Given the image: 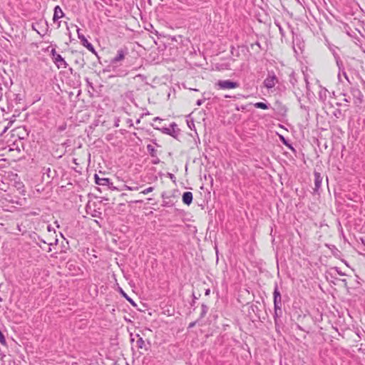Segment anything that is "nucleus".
Masks as SVG:
<instances>
[{
  "instance_id": "f257e3e1",
  "label": "nucleus",
  "mask_w": 365,
  "mask_h": 365,
  "mask_svg": "<svg viewBox=\"0 0 365 365\" xmlns=\"http://www.w3.org/2000/svg\"><path fill=\"white\" fill-rule=\"evenodd\" d=\"M215 86L222 90L233 89L239 87L237 82L232 81L230 80H219Z\"/></svg>"
},
{
  "instance_id": "f03ea898",
  "label": "nucleus",
  "mask_w": 365,
  "mask_h": 365,
  "mask_svg": "<svg viewBox=\"0 0 365 365\" xmlns=\"http://www.w3.org/2000/svg\"><path fill=\"white\" fill-rule=\"evenodd\" d=\"M350 93L353 96L354 103L356 106H359L363 102L364 98V95L360 89L357 87H351L350 89Z\"/></svg>"
},
{
  "instance_id": "7ed1b4c3",
  "label": "nucleus",
  "mask_w": 365,
  "mask_h": 365,
  "mask_svg": "<svg viewBox=\"0 0 365 365\" xmlns=\"http://www.w3.org/2000/svg\"><path fill=\"white\" fill-rule=\"evenodd\" d=\"M278 80L274 72H269L267 77L264 81V85L267 88H272L275 86Z\"/></svg>"
},
{
  "instance_id": "20e7f679",
  "label": "nucleus",
  "mask_w": 365,
  "mask_h": 365,
  "mask_svg": "<svg viewBox=\"0 0 365 365\" xmlns=\"http://www.w3.org/2000/svg\"><path fill=\"white\" fill-rule=\"evenodd\" d=\"M130 341L131 343L138 349H146L145 341L142 337L140 336L139 334H135L133 336L132 334H130Z\"/></svg>"
},
{
  "instance_id": "39448f33",
  "label": "nucleus",
  "mask_w": 365,
  "mask_h": 365,
  "mask_svg": "<svg viewBox=\"0 0 365 365\" xmlns=\"http://www.w3.org/2000/svg\"><path fill=\"white\" fill-rule=\"evenodd\" d=\"M51 54L53 56V60L56 64L58 68H66L67 63L61 56L57 53L54 48L51 50Z\"/></svg>"
},
{
  "instance_id": "423d86ee",
  "label": "nucleus",
  "mask_w": 365,
  "mask_h": 365,
  "mask_svg": "<svg viewBox=\"0 0 365 365\" xmlns=\"http://www.w3.org/2000/svg\"><path fill=\"white\" fill-rule=\"evenodd\" d=\"M192 193L191 192H185L182 195V200L183 203L190 205L192 202Z\"/></svg>"
},
{
  "instance_id": "0eeeda50",
  "label": "nucleus",
  "mask_w": 365,
  "mask_h": 365,
  "mask_svg": "<svg viewBox=\"0 0 365 365\" xmlns=\"http://www.w3.org/2000/svg\"><path fill=\"white\" fill-rule=\"evenodd\" d=\"M333 55H334V58H335V60H336V65H337V66H338V68H339V72H340L341 71H342V72H343V74H344V77L348 80V77H347V76H346V72L344 71V68H343V63H342V61L340 60L339 56H338V55H337L334 51H333Z\"/></svg>"
},
{
  "instance_id": "6e6552de",
  "label": "nucleus",
  "mask_w": 365,
  "mask_h": 365,
  "mask_svg": "<svg viewBox=\"0 0 365 365\" xmlns=\"http://www.w3.org/2000/svg\"><path fill=\"white\" fill-rule=\"evenodd\" d=\"M322 177L321 176L320 173L315 172L314 173V185H315L314 190H317L320 188V187L322 185Z\"/></svg>"
},
{
  "instance_id": "1a4fd4ad",
  "label": "nucleus",
  "mask_w": 365,
  "mask_h": 365,
  "mask_svg": "<svg viewBox=\"0 0 365 365\" xmlns=\"http://www.w3.org/2000/svg\"><path fill=\"white\" fill-rule=\"evenodd\" d=\"M63 16V11L61 10V9L59 6H56L54 8V14H53V20L55 21L62 18Z\"/></svg>"
},
{
  "instance_id": "9d476101",
  "label": "nucleus",
  "mask_w": 365,
  "mask_h": 365,
  "mask_svg": "<svg viewBox=\"0 0 365 365\" xmlns=\"http://www.w3.org/2000/svg\"><path fill=\"white\" fill-rule=\"evenodd\" d=\"M96 183L99 185H107L109 183V180L108 178H101L98 176V175H95Z\"/></svg>"
},
{
  "instance_id": "9b49d317",
  "label": "nucleus",
  "mask_w": 365,
  "mask_h": 365,
  "mask_svg": "<svg viewBox=\"0 0 365 365\" xmlns=\"http://www.w3.org/2000/svg\"><path fill=\"white\" fill-rule=\"evenodd\" d=\"M274 307L275 315H277V310H281V297L278 298V297H274Z\"/></svg>"
},
{
  "instance_id": "f8f14e48",
  "label": "nucleus",
  "mask_w": 365,
  "mask_h": 365,
  "mask_svg": "<svg viewBox=\"0 0 365 365\" xmlns=\"http://www.w3.org/2000/svg\"><path fill=\"white\" fill-rule=\"evenodd\" d=\"M124 58V52L123 50L118 51L116 56L112 59V63H117Z\"/></svg>"
},
{
  "instance_id": "ddd939ff",
  "label": "nucleus",
  "mask_w": 365,
  "mask_h": 365,
  "mask_svg": "<svg viewBox=\"0 0 365 365\" xmlns=\"http://www.w3.org/2000/svg\"><path fill=\"white\" fill-rule=\"evenodd\" d=\"M254 106L257 108H260V109H263V110L268 108L267 104H266L263 102H257L254 104Z\"/></svg>"
},
{
  "instance_id": "4468645a",
  "label": "nucleus",
  "mask_w": 365,
  "mask_h": 365,
  "mask_svg": "<svg viewBox=\"0 0 365 365\" xmlns=\"http://www.w3.org/2000/svg\"><path fill=\"white\" fill-rule=\"evenodd\" d=\"M208 311V307L205 304L201 306L200 318H203Z\"/></svg>"
},
{
  "instance_id": "2eb2a0df",
  "label": "nucleus",
  "mask_w": 365,
  "mask_h": 365,
  "mask_svg": "<svg viewBox=\"0 0 365 365\" xmlns=\"http://www.w3.org/2000/svg\"><path fill=\"white\" fill-rule=\"evenodd\" d=\"M147 149L150 152V155L152 156H154V153L155 152V150L154 147L153 145H148Z\"/></svg>"
},
{
  "instance_id": "dca6fc26",
  "label": "nucleus",
  "mask_w": 365,
  "mask_h": 365,
  "mask_svg": "<svg viewBox=\"0 0 365 365\" xmlns=\"http://www.w3.org/2000/svg\"><path fill=\"white\" fill-rule=\"evenodd\" d=\"M273 294H274V297H276L278 298L281 297V294L278 289L277 285L275 286Z\"/></svg>"
},
{
  "instance_id": "f3484780",
  "label": "nucleus",
  "mask_w": 365,
  "mask_h": 365,
  "mask_svg": "<svg viewBox=\"0 0 365 365\" xmlns=\"http://www.w3.org/2000/svg\"><path fill=\"white\" fill-rule=\"evenodd\" d=\"M153 189H154V188H153V187H148V188L145 189L144 190H143V191L141 192V193H143V194H144V195H146V194H148V193H149V192H152V191L153 190Z\"/></svg>"
},
{
  "instance_id": "a211bd4d",
  "label": "nucleus",
  "mask_w": 365,
  "mask_h": 365,
  "mask_svg": "<svg viewBox=\"0 0 365 365\" xmlns=\"http://www.w3.org/2000/svg\"><path fill=\"white\" fill-rule=\"evenodd\" d=\"M82 41H83V46H91V44L90 43H88L87 39L85 38L84 37L82 38Z\"/></svg>"
},
{
  "instance_id": "6ab92c4d",
  "label": "nucleus",
  "mask_w": 365,
  "mask_h": 365,
  "mask_svg": "<svg viewBox=\"0 0 365 365\" xmlns=\"http://www.w3.org/2000/svg\"><path fill=\"white\" fill-rule=\"evenodd\" d=\"M126 188L128 190H138V187H130V186H128V185H126Z\"/></svg>"
},
{
  "instance_id": "aec40b11",
  "label": "nucleus",
  "mask_w": 365,
  "mask_h": 365,
  "mask_svg": "<svg viewBox=\"0 0 365 365\" xmlns=\"http://www.w3.org/2000/svg\"><path fill=\"white\" fill-rule=\"evenodd\" d=\"M203 102H204V100H201V99H200V100H197V101L196 104H197L198 106H201V105L202 104V103H203Z\"/></svg>"
},
{
  "instance_id": "412c9836",
  "label": "nucleus",
  "mask_w": 365,
  "mask_h": 365,
  "mask_svg": "<svg viewBox=\"0 0 365 365\" xmlns=\"http://www.w3.org/2000/svg\"><path fill=\"white\" fill-rule=\"evenodd\" d=\"M196 323H197V321L193 322H191V323L189 324L188 328H192V327H195V325L196 324Z\"/></svg>"
},
{
  "instance_id": "4be33fe9",
  "label": "nucleus",
  "mask_w": 365,
  "mask_h": 365,
  "mask_svg": "<svg viewBox=\"0 0 365 365\" xmlns=\"http://www.w3.org/2000/svg\"><path fill=\"white\" fill-rule=\"evenodd\" d=\"M165 133L169 135H172L170 129V128H165Z\"/></svg>"
},
{
  "instance_id": "5701e85b",
  "label": "nucleus",
  "mask_w": 365,
  "mask_h": 365,
  "mask_svg": "<svg viewBox=\"0 0 365 365\" xmlns=\"http://www.w3.org/2000/svg\"><path fill=\"white\" fill-rule=\"evenodd\" d=\"M86 48H87L89 51H91V52L95 53L94 47L91 46V47H86Z\"/></svg>"
},
{
  "instance_id": "b1692460",
  "label": "nucleus",
  "mask_w": 365,
  "mask_h": 365,
  "mask_svg": "<svg viewBox=\"0 0 365 365\" xmlns=\"http://www.w3.org/2000/svg\"><path fill=\"white\" fill-rule=\"evenodd\" d=\"M344 101H345V102H346V103H349L350 101H349V99H348V98H345L344 99Z\"/></svg>"
},
{
  "instance_id": "393cba45",
  "label": "nucleus",
  "mask_w": 365,
  "mask_h": 365,
  "mask_svg": "<svg viewBox=\"0 0 365 365\" xmlns=\"http://www.w3.org/2000/svg\"><path fill=\"white\" fill-rule=\"evenodd\" d=\"M171 126L173 128L174 126H176L175 123L172 124Z\"/></svg>"
},
{
  "instance_id": "a878e982",
  "label": "nucleus",
  "mask_w": 365,
  "mask_h": 365,
  "mask_svg": "<svg viewBox=\"0 0 365 365\" xmlns=\"http://www.w3.org/2000/svg\"><path fill=\"white\" fill-rule=\"evenodd\" d=\"M209 292H210V290H209V289H208V290H207V291H206V294H209Z\"/></svg>"
},
{
  "instance_id": "bb28decb",
  "label": "nucleus",
  "mask_w": 365,
  "mask_h": 365,
  "mask_svg": "<svg viewBox=\"0 0 365 365\" xmlns=\"http://www.w3.org/2000/svg\"><path fill=\"white\" fill-rule=\"evenodd\" d=\"M128 301H130V302L133 303V301H132L130 299L128 298Z\"/></svg>"
},
{
  "instance_id": "cd10ccee",
  "label": "nucleus",
  "mask_w": 365,
  "mask_h": 365,
  "mask_svg": "<svg viewBox=\"0 0 365 365\" xmlns=\"http://www.w3.org/2000/svg\"><path fill=\"white\" fill-rule=\"evenodd\" d=\"M225 98H230V96L227 95L225 96Z\"/></svg>"
},
{
  "instance_id": "c85d7f7f",
  "label": "nucleus",
  "mask_w": 365,
  "mask_h": 365,
  "mask_svg": "<svg viewBox=\"0 0 365 365\" xmlns=\"http://www.w3.org/2000/svg\"><path fill=\"white\" fill-rule=\"evenodd\" d=\"M363 243H364V245H365V240H363Z\"/></svg>"
}]
</instances>
